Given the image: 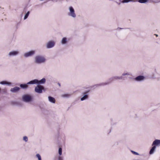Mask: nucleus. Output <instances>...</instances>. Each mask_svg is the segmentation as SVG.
Instances as JSON below:
<instances>
[{"mask_svg": "<svg viewBox=\"0 0 160 160\" xmlns=\"http://www.w3.org/2000/svg\"><path fill=\"white\" fill-rule=\"evenodd\" d=\"M153 2H155V3H159V2H160V0H158L157 1H153Z\"/></svg>", "mask_w": 160, "mask_h": 160, "instance_id": "nucleus-31", "label": "nucleus"}, {"mask_svg": "<svg viewBox=\"0 0 160 160\" xmlns=\"http://www.w3.org/2000/svg\"><path fill=\"white\" fill-rule=\"evenodd\" d=\"M46 61V59L43 56L37 55L34 57V62L37 64L43 63H45Z\"/></svg>", "mask_w": 160, "mask_h": 160, "instance_id": "nucleus-1", "label": "nucleus"}, {"mask_svg": "<svg viewBox=\"0 0 160 160\" xmlns=\"http://www.w3.org/2000/svg\"><path fill=\"white\" fill-rule=\"evenodd\" d=\"M0 84L2 85L7 84L8 85H10L11 84V82H7L5 81L0 82Z\"/></svg>", "mask_w": 160, "mask_h": 160, "instance_id": "nucleus-21", "label": "nucleus"}, {"mask_svg": "<svg viewBox=\"0 0 160 160\" xmlns=\"http://www.w3.org/2000/svg\"><path fill=\"white\" fill-rule=\"evenodd\" d=\"M68 9L69 12L68 13V15L73 18H75L76 15L73 8L72 6H70L68 8Z\"/></svg>", "mask_w": 160, "mask_h": 160, "instance_id": "nucleus-3", "label": "nucleus"}, {"mask_svg": "<svg viewBox=\"0 0 160 160\" xmlns=\"http://www.w3.org/2000/svg\"><path fill=\"white\" fill-rule=\"evenodd\" d=\"M72 94L69 93H64L61 95V96L63 98H68L71 97Z\"/></svg>", "mask_w": 160, "mask_h": 160, "instance_id": "nucleus-18", "label": "nucleus"}, {"mask_svg": "<svg viewBox=\"0 0 160 160\" xmlns=\"http://www.w3.org/2000/svg\"><path fill=\"white\" fill-rule=\"evenodd\" d=\"M58 160H63V158L62 157L59 156L58 157Z\"/></svg>", "mask_w": 160, "mask_h": 160, "instance_id": "nucleus-30", "label": "nucleus"}, {"mask_svg": "<svg viewBox=\"0 0 160 160\" xmlns=\"http://www.w3.org/2000/svg\"><path fill=\"white\" fill-rule=\"evenodd\" d=\"M130 75V73L127 72H124L123 73H122V76H124L127 75Z\"/></svg>", "mask_w": 160, "mask_h": 160, "instance_id": "nucleus-29", "label": "nucleus"}, {"mask_svg": "<svg viewBox=\"0 0 160 160\" xmlns=\"http://www.w3.org/2000/svg\"><path fill=\"white\" fill-rule=\"evenodd\" d=\"M28 84H27V83L25 84H20V87L21 88L23 89H27L28 87Z\"/></svg>", "mask_w": 160, "mask_h": 160, "instance_id": "nucleus-17", "label": "nucleus"}, {"mask_svg": "<svg viewBox=\"0 0 160 160\" xmlns=\"http://www.w3.org/2000/svg\"><path fill=\"white\" fill-rule=\"evenodd\" d=\"M23 140L25 141V142H27L28 141V139L27 136H24L23 137Z\"/></svg>", "mask_w": 160, "mask_h": 160, "instance_id": "nucleus-26", "label": "nucleus"}, {"mask_svg": "<svg viewBox=\"0 0 160 160\" xmlns=\"http://www.w3.org/2000/svg\"><path fill=\"white\" fill-rule=\"evenodd\" d=\"M29 13H30V12L29 11H28L27 12V13L24 16V20L28 18V17L29 14Z\"/></svg>", "mask_w": 160, "mask_h": 160, "instance_id": "nucleus-25", "label": "nucleus"}, {"mask_svg": "<svg viewBox=\"0 0 160 160\" xmlns=\"http://www.w3.org/2000/svg\"><path fill=\"white\" fill-rule=\"evenodd\" d=\"M55 44V42L53 40L48 41L46 44V47L47 48H51L54 47Z\"/></svg>", "mask_w": 160, "mask_h": 160, "instance_id": "nucleus-4", "label": "nucleus"}, {"mask_svg": "<svg viewBox=\"0 0 160 160\" xmlns=\"http://www.w3.org/2000/svg\"><path fill=\"white\" fill-rule=\"evenodd\" d=\"M160 145V140L156 139L153 142L152 146H159Z\"/></svg>", "mask_w": 160, "mask_h": 160, "instance_id": "nucleus-15", "label": "nucleus"}, {"mask_svg": "<svg viewBox=\"0 0 160 160\" xmlns=\"http://www.w3.org/2000/svg\"><path fill=\"white\" fill-rule=\"evenodd\" d=\"M35 53V51L31 50L25 53L23 55V56L25 58H28L32 56Z\"/></svg>", "mask_w": 160, "mask_h": 160, "instance_id": "nucleus-7", "label": "nucleus"}, {"mask_svg": "<svg viewBox=\"0 0 160 160\" xmlns=\"http://www.w3.org/2000/svg\"><path fill=\"white\" fill-rule=\"evenodd\" d=\"M148 0H138V2L140 3H145L148 2Z\"/></svg>", "mask_w": 160, "mask_h": 160, "instance_id": "nucleus-22", "label": "nucleus"}, {"mask_svg": "<svg viewBox=\"0 0 160 160\" xmlns=\"http://www.w3.org/2000/svg\"><path fill=\"white\" fill-rule=\"evenodd\" d=\"M58 85L60 86V83H58Z\"/></svg>", "mask_w": 160, "mask_h": 160, "instance_id": "nucleus-32", "label": "nucleus"}, {"mask_svg": "<svg viewBox=\"0 0 160 160\" xmlns=\"http://www.w3.org/2000/svg\"><path fill=\"white\" fill-rule=\"evenodd\" d=\"M133 0H123L122 2V3H128L130 2H133Z\"/></svg>", "mask_w": 160, "mask_h": 160, "instance_id": "nucleus-23", "label": "nucleus"}, {"mask_svg": "<svg viewBox=\"0 0 160 160\" xmlns=\"http://www.w3.org/2000/svg\"><path fill=\"white\" fill-rule=\"evenodd\" d=\"M156 148V146H153L152 148L151 149V150L149 152V153L150 154H152L154 153V151H155V150Z\"/></svg>", "mask_w": 160, "mask_h": 160, "instance_id": "nucleus-20", "label": "nucleus"}, {"mask_svg": "<svg viewBox=\"0 0 160 160\" xmlns=\"http://www.w3.org/2000/svg\"><path fill=\"white\" fill-rule=\"evenodd\" d=\"M19 54V52L18 51L13 50L10 52L8 54V55L9 57L15 56L18 55Z\"/></svg>", "mask_w": 160, "mask_h": 160, "instance_id": "nucleus-8", "label": "nucleus"}, {"mask_svg": "<svg viewBox=\"0 0 160 160\" xmlns=\"http://www.w3.org/2000/svg\"><path fill=\"white\" fill-rule=\"evenodd\" d=\"M111 82H110V81H109L108 80L107 82H102V83H100L99 84L95 85H94V86H95L96 87H98L103 86L104 85H108Z\"/></svg>", "mask_w": 160, "mask_h": 160, "instance_id": "nucleus-11", "label": "nucleus"}, {"mask_svg": "<svg viewBox=\"0 0 160 160\" xmlns=\"http://www.w3.org/2000/svg\"><path fill=\"white\" fill-rule=\"evenodd\" d=\"M155 35H156L157 37L158 36V35L157 34H155Z\"/></svg>", "mask_w": 160, "mask_h": 160, "instance_id": "nucleus-33", "label": "nucleus"}, {"mask_svg": "<svg viewBox=\"0 0 160 160\" xmlns=\"http://www.w3.org/2000/svg\"><path fill=\"white\" fill-rule=\"evenodd\" d=\"M131 152H132V153H133V154H134L135 155H139V154L138 152H136L135 151H133L132 150H131Z\"/></svg>", "mask_w": 160, "mask_h": 160, "instance_id": "nucleus-28", "label": "nucleus"}, {"mask_svg": "<svg viewBox=\"0 0 160 160\" xmlns=\"http://www.w3.org/2000/svg\"><path fill=\"white\" fill-rule=\"evenodd\" d=\"M20 89V88L19 87H15L13 88H12L10 90V91L12 92L15 93L19 91Z\"/></svg>", "mask_w": 160, "mask_h": 160, "instance_id": "nucleus-14", "label": "nucleus"}, {"mask_svg": "<svg viewBox=\"0 0 160 160\" xmlns=\"http://www.w3.org/2000/svg\"><path fill=\"white\" fill-rule=\"evenodd\" d=\"M89 91L90 90H88L82 93L83 96L80 99L81 101H83L88 98V93Z\"/></svg>", "mask_w": 160, "mask_h": 160, "instance_id": "nucleus-6", "label": "nucleus"}, {"mask_svg": "<svg viewBox=\"0 0 160 160\" xmlns=\"http://www.w3.org/2000/svg\"><path fill=\"white\" fill-rule=\"evenodd\" d=\"M121 80V79H123L124 80V78L121 76V77H118L117 76H115L113 77L110 79H109V80L110 81V82H112L117 80Z\"/></svg>", "mask_w": 160, "mask_h": 160, "instance_id": "nucleus-9", "label": "nucleus"}, {"mask_svg": "<svg viewBox=\"0 0 160 160\" xmlns=\"http://www.w3.org/2000/svg\"><path fill=\"white\" fill-rule=\"evenodd\" d=\"M68 42L67 38L66 37L63 38L61 41V43L62 45L66 44Z\"/></svg>", "mask_w": 160, "mask_h": 160, "instance_id": "nucleus-13", "label": "nucleus"}, {"mask_svg": "<svg viewBox=\"0 0 160 160\" xmlns=\"http://www.w3.org/2000/svg\"><path fill=\"white\" fill-rule=\"evenodd\" d=\"M22 100L26 102H29L32 101V98L31 95L29 94H25L22 97Z\"/></svg>", "mask_w": 160, "mask_h": 160, "instance_id": "nucleus-2", "label": "nucleus"}, {"mask_svg": "<svg viewBox=\"0 0 160 160\" xmlns=\"http://www.w3.org/2000/svg\"><path fill=\"white\" fill-rule=\"evenodd\" d=\"M36 157L38 158V160H42L41 156L39 154H37Z\"/></svg>", "mask_w": 160, "mask_h": 160, "instance_id": "nucleus-24", "label": "nucleus"}, {"mask_svg": "<svg viewBox=\"0 0 160 160\" xmlns=\"http://www.w3.org/2000/svg\"><path fill=\"white\" fill-rule=\"evenodd\" d=\"M145 79V77L142 75H140L137 77L135 78V80L137 81H143Z\"/></svg>", "mask_w": 160, "mask_h": 160, "instance_id": "nucleus-10", "label": "nucleus"}, {"mask_svg": "<svg viewBox=\"0 0 160 160\" xmlns=\"http://www.w3.org/2000/svg\"><path fill=\"white\" fill-rule=\"evenodd\" d=\"M27 84H37L38 85V80L37 79H33L27 82Z\"/></svg>", "mask_w": 160, "mask_h": 160, "instance_id": "nucleus-12", "label": "nucleus"}, {"mask_svg": "<svg viewBox=\"0 0 160 160\" xmlns=\"http://www.w3.org/2000/svg\"><path fill=\"white\" fill-rule=\"evenodd\" d=\"M122 29V28H119V29Z\"/></svg>", "mask_w": 160, "mask_h": 160, "instance_id": "nucleus-34", "label": "nucleus"}, {"mask_svg": "<svg viewBox=\"0 0 160 160\" xmlns=\"http://www.w3.org/2000/svg\"><path fill=\"white\" fill-rule=\"evenodd\" d=\"M48 99L50 102L53 103L55 102V100L54 98L51 96H49L48 97Z\"/></svg>", "mask_w": 160, "mask_h": 160, "instance_id": "nucleus-19", "label": "nucleus"}, {"mask_svg": "<svg viewBox=\"0 0 160 160\" xmlns=\"http://www.w3.org/2000/svg\"><path fill=\"white\" fill-rule=\"evenodd\" d=\"M44 87L41 85H37L34 88L35 92L37 93H41L42 92V90L44 89Z\"/></svg>", "mask_w": 160, "mask_h": 160, "instance_id": "nucleus-5", "label": "nucleus"}, {"mask_svg": "<svg viewBox=\"0 0 160 160\" xmlns=\"http://www.w3.org/2000/svg\"><path fill=\"white\" fill-rule=\"evenodd\" d=\"M46 81V80L45 78H42L41 80H38V85H40L44 84Z\"/></svg>", "mask_w": 160, "mask_h": 160, "instance_id": "nucleus-16", "label": "nucleus"}, {"mask_svg": "<svg viewBox=\"0 0 160 160\" xmlns=\"http://www.w3.org/2000/svg\"><path fill=\"white\" fill-rule=\"evenodd\" d=\"M58 153L60 155L62 154V148H59L58 150Z\"/></svg>", "mask_w": 160, "mask_h": 160, "instance_id": "nucleus-27", "label": "nucleus"}]
</instances>
